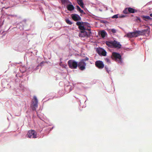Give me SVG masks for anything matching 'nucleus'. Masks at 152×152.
I'll return each instance as SVG.
<instances>
[{"mask_svg": "<svg viewBox=\"0 0 152 152\" xmlns=\"http://www.w3.org/2000/svg\"><path fill=\"white\" fill-rule=\"evenodd\" d=\"M111 31L113 33H115L116 32V30L115 29H111Z\"/></svg>", "mask_w": 152, "mask_h": 152, "instance_id": "c85d7f7f", "label": "nucleus"}, {"mask_svg": "<svg viewBox=\"0 0 152 152\" xmlns=\"http://www.w3.org/2000/svg\"><path fill=\"white\" fill-rule=\"evenodd\" d=\"M27 135L28 137L30 138H36L37 134L36 132L34 130H29L28 133Z\"/></svg>", "mask_w": 152, "mask_h": 152, "instance_id": "423d86ee", "label": "nucleus"}, {"mask_svg": "<svg viewBox=\"0 0 152 152\" xmlns=\"http://www.w3.org/2000/svg\"><path fill=\"white\" fill-rule=\"evenodd\" d=\"M150 16H151V17H152V13H151L150 14Z\"/></svg>", "mask_w": 152, "mask_h": 152, "instance_id": "2f4dec72", "label": "nucleus"}, {"mask_svg": "<svg viewBox=\"0 0 152 152\" xmlns=\"http://www.w3.org/2000/svg\"><path fill=\"white\" fill-rule=\"evenodd\" d=\"M107 53L106 51L103 49V50L102 52V54H101V55L102 56H105L106 55Z\"/></svg>", "mask_w": 152, "mask_h": 152, "instance_id": "4be33fe9", "label": "nucleus"}, {"mask_svg": "<svg viewBox=\"0 0 152 152\" xmlns=\"http://www.w3.org/2000/svg\"><path fill=\"white\" fill-rule=\"evenodd\" d=\"M45 63V62L44 61H42V62L40 64V66H42V64H43V63Z\"/></svg>", "mask_w": 152, "mask_h": 152, "instance_id": "c756f323", "label": "nucleus"}, {"mask_svg": "<svg viewBox=\"0 0 152 152\" xmlns=\"http://www.w3.org/2000/svg\"><path fill=\"white\" fill-rule=\"evenodd\" d=\"M76 7L77 10L79 11L80 13H81L82 14H85L84 13V11L83 10L81 9L80 8L79 6L77 5L76 6Z\"/></svg>", "mask_w": 152, "mask_h": 152, "instance_id": "aec40b11", "label": "nucleus"}, {"mask_svg": "<svg viewBox=\"0 0 152 152\" xmlns=\"http://www.w3.org/2000/svg\"><path fill=\"white\" fill-rule=\"evenodd\" d=\"M103 50V49L102 48H99L97 49V52L99 55H101Z\"/></svg>", "mask_w": 152, "mask_h": 152, "instance_id": "6ab92c4d", "label": "nucleus"}, {"mask_svg": "<svg viewBox=\"0 0 152 152\" xmlns=\"http://www.w3.org/2000/svg\"><path fill=\"white\" fill-rule=\"evenodd\" d=\"M143 17L148 20H151L152 19V18L149 16H144Z\"/></svg>", "mask_w": 152, "mask_h": 152, "instance_id": "b1692460", "label": "nucleus"}, {"mask_svg": "<svg viewBox=\"0 0 152 152\" xmlns=\"http://www.w3.org/2000/svg\"><path fill=\"white\" fill-rule=\"evenodd\" d=\"M67 8L68 10L71 11L74 10L75 7L71 3L67 5Z\"/></svg>", "mask_w": 152, "mask_h": 152, "instance_id": "f8f14e48", "label": "nucleus"}, {"mask_svg": "<svg viewBox=\"0 0 152 152\" xmlns=\"http://www.w3.org/2000/svg\"><path fill=\"white\" fill-rule=\"evenodd\" d=\"M138 19H139V20H140V18H138Z\"/></svg>", "mask_w": 152, "mask_h": 152, "instance_id": "473e14b6", "label": "nucleus"}, {"mask_svg": "<svg viewBox=\"0 0 152 152\" xmlns=\"http://www.w3.org/2000/svg\"><path fill=\"white\" fill-rule=\"evenodd\" d=\"M61 2L63 4H67L68 3L71 4V3L69 1V0H60Z\"/></svg>", "mask_w": 152, "mask_h": 152, "instance_id": "a211bd4d", "label": "nucleus"}, {"mask_svg": "<svg viewBox=\"0 0 152 152\" xmlns=\"http://www.w3.org/2000/svg\"><path fill=\"white\" fill-rule=\"evenodd\" d=\"M125 17V16L123 15H120L119 14H117L116 15H115L113 16L112 17V18L113 19L114 18H124Z\"/></svg>", "mask_w": 152, "mask_h": 152, "instance_id": "9b49d317", "label": "nucleus"}, {"mask_svg": "<svg viewBox=\"0 0 152 152\" xmlns=\"http://www.w3.org/2000/svg\"><path fill=\"white\" fill-rule=\"evenodd\" d=\"M88 27H90V24L86 22H83L82 26V28H86Z\"/></svg>", "mask_w": 152, "mask_h": 152, "instance_id": "ddd939ff", "label": "nucleus"}, {"mask_svg": "<svg viewBox=\"0 0 152 152\" xmlns=\"http://www.w3.org/2000/svg\"><path fill=\"white\" fill-rule=\"evenodd\" d=\"M106 44L110 48L113 47V41H106L105 42Z\"/></svg>", "mask_w": 152, "mask_h": 152, "instance_id": "2eb2a0df", "label": "nucleus"}, {"mask_svg": "<svg viewBox=\"0 0 152 152\" xmlns=\"http://www.w3.org/2000/svg\"><path fill=\"white\" fill-rule=\"evenodd\" d=\"M77 2L81 7L84 8V4L82 0H77Z\"/></svg>", "mask_w": 152, "mask_h": 152, "instance_id": "dca6fc26", "label": "nucleus"}, {"mask_svg": "<svg viewBox=\"0 0 152 152\" xmlns=\"http://www.w3.org/2000/svg\"><path fill=\"white\" fill-rule=\"evenodd\" d=\"M99 35H100L101 37L104 38L107 34L106 32L104 30H102L99 32Z\"/></svg>", "mask_w": 152, "mask_h": 152, "instance_id": "4468645a", "label": "nucleus"}, {"mask_svg": "<svg viewBox=\"0 0 152 152\" xmlns=\"http://www.w3.org/2000/svg\"><path fill=\"white\" fill-rule=\"evenodd\" d=\"M0 32H2V33L4 32V31H2L1 30V29H0Z\"/></svg>", "mask_w": 152, "mask_h": 152, "instance_id": "7c9ffc66", "label": "nucleus"}, {"mask_svg": "<svg viewBox=\"0 0 152 152\" xmlns=\"http://www.w3.org/2000/svg\"><path fill=\"white\" fill-rule=\"evenodd\" d=\"M38 101L36 96H34V99L32 100V105L33 106L32 107V110H36V108L38 106Z\"/></svg>", "mask_w": 152, "mask_h": 152, "instance_id": "0eeeda50", "label": "nucleus"}, {"mask_svg": "<svg viewBox=\"0 0 152 152\" xmlns=\"http://www.w3.org/2000/svg\"><path fill=\"white\" fill-rule=\"evenodd\" d=\"M148 29H146L142 31L137 30L133 32L128 33L125 36H126L128 38H132L136 37L140 35H144L148 31Z\"/></svg>", "mask_w": 152, "mask_h": 152, "instance_id": "f257e3e1", "label": "nucleus"}, {"mask_svg": "<svg viewBox=\"0 0 152 152\" xmlns=\"http://www.w3.org/2000/svg\"><path fill=\"white\" fill-rule=\"evenodd\" d=\"M67 63L69 67L72 69H76L78 66L77 62L73 60H69Z\"/></svg>", "mask_w": 152, "mask_h": 152, "instance_id": "7ed1b4c3", "label": "nucleus"}, {"mask_svg": "<svg viewBox=\"0 0 152 152\" xmlns=\"http://www.w3.org/2000/svg\"><path fill=\"white\" fill-rule=\"evenodd\" d=\"M89 60V58L87 57H86L84 59H83L81 60H83L84 62H85V61H88Z\"/></svg>", "mask_w": 152, "mask_h": 152, "instance_id": "bb28decb", "label": "nucleus"}, {"mask_svg": "<svg viewBox=\"0 0 152 152\" xmlns=\"http://www.w3.org/2000/svg\"><path fill=\"white\" fill-rule=\"evenodd\" d=\"M71 16L72 19L75 21L80 20L81 19V18L80 16L77 14H72L71 15Z\"/></svg>", "mask_w": 152, "mask_h": 152, "instance_id": "1a4fd4ad", "label": "nucleus"}, {"mask_svg": "<svg viewBox=\"0 0 152 152\" xmlns=\"http://www.w3.org/2000/svg\"><path fill=\"white\" fill-rule=\"evenodd\" d=\"M105 68L107 72L108 73H109L110 71L109 70V69H108V67L107 66H105Z\"/></svg>", "mask_w": 152, "mask_h": 152, "instance_id": "cd10ccee", "label": "nucleus"}, {"mask_svg": "<svg viewBox=\"0 0 152 152\" xmlns=\"http://www.w3.org/2000/svg\"><path fill=\"white\" fill-rule=\"evenodd\" d=\"M96 66L99 69H103L104 67V64L103 62L101 61H97L95 62Z\"/></svg>", "mask_w": 152, "mask_h": 152, "instance_id": "6e6552de", "label": "nucleus"}, {"mask_svg": "<svg viewBox=\"0 0 152 152\" xmlns=\"http://www.w3.org/2000/svg\"><path fill=\"white\" fill-rule=\"evenodd\" d=\"M128 8H126L123 11V12L126 14H127L128 13Z\"/></svg>", "mask_w": 152, "mask_h": 152, "instance_id": "393cba45", "label": "nucleus"}, {"mask_svg": "<svg viewBox=\"0 0 152 152\" xmlns=\"http://www.w3.org/2000/svg\"><path fill=\"white\" fill-rule=\"evenodd\" d=\"M128 12L131 13H134L136 12V10L135 9L131 7L128 8Z\"/></svg>", "mask_w": 152, "mask_h": 152, "instance_id": "f3484780", "label": "nucleus"}, {"mask_svg": "<svg viewBox=\"0 0 152 152\" xmlns=\"http://www.w3.org/2000/svg\"><path fill=\"white\" fill-rule=\"evenodd\" d=\"M80 32L79 33V36L80 37H84L87 36L88 35V33L86 31V30L90 31L91 29H80Z\"/></svg>", "mask_w": 152, "mask_h": 152, "instance_id": "20e7f679", "label": "nucleus"}, {"mask_svg": "<svg viewBox=\"0 0 152 152\" xmlns=\"http://www.w3.org/2000/svg\"><path fill=\"white\" fill-rule=\"evenodd\" d=\"M112 58L113 59L118 62V63H121L122 59L121 55L116 52H113L112 53Z\"/></svg>", "mask_w": 152, "mask_h": 152, "instance_id": "f03ea898", "label": "nucleus"}, {"mask_svg": "<svg viewBox=\"0 0 152 152\" xmlns=\"http://www.w3.org/2000/svg\"><path fill=\"white\" fill-rule=\"evenodd\" d=\"M66 21L67 23L70 25H71L72 23V22L68 18L66 19Z\"/></svg>", "mask_w": 152, "mask_h": 152, "instance_id": "5701e85b", "label": "nucleus"}, {"mask_svg": "<svg viewBox=\"0 0 152 152\" xmlns=\"http://www.w3.org/2000/svg\"><path fill=\"white\" fill-rule=\"evenodd\" d=\"M113 47L118 48H121V45L120 43L115 40L113 41Z\"/></svg>", "mask_w": 152, "mask_h": 152, "instance_id": "9d476101", "label": "nucleus"}, {"mask_svg": "<svg viewBox=\"0 0 152 152\" xmlns=\"http://www.w3.org/2000/svg\"><path fill=\"white\" fill-rule=\"evenodd\" d=\"M78 67L81 70H83L86 69V63L83 61V60H81L78 63Z\"/></svg>", "mask_w": 152, "mask_h": 152, "instance_id": "39448f33", "label": "nucleus"}, {"mask_svg": "<svg viewBox=\"0 0 152 152\" xmlns=\"http://www.w3.org/2000/svg\"><path fill=\"white\" fill-rule=\"evenodd\" d=\"M83 22H77L76 23V25L79 26V28H81V27H82V26Z\"/></svg>", "mask_w": 152, "mask_h": 152, "instance_id": "412c9836", "label": "nucleus"}, {"mask_svg": "<svg viewBox=\"0 0 152 152\" xmlns=\"http://www.w3.org/2000/svg\"><path fill=\"white\" fill-rule=\"evenodd\" d=\"M104 59L106 62L108 63H110V61L108 58H106Z\"/></svg>", "mask_w": 152, "mask_h": 152, "instance_id": "a878e982", "label": "nucleus"}]
</instances>
